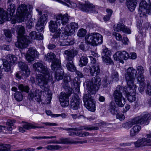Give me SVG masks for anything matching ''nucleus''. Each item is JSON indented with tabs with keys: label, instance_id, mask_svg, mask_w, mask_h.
<instances>
[{
	"label": "nucleus",
	"instance_id": "a878e982",
	"mask_svg": "<svg viewBox=\"0 0 151 151\" xmlns=\"http://www.w3.org/2000/svg\"><path fill=\"white\" fill-rule=\"evenodd\" d=\"M78 27V23L75 22L71 23L70 25H67L65 29L68 31L71 35L73 34L77 30Z\"/></svg>",
	"mask_w": 151,
	"mask_h": 151
},
{
	"label": "nucleus",
	"instance_id": "6e6d98bb",
	"mask_svg": "<svg viewBox=\"0 0 151 151\" xmlns=\"http://www.w3.org/2000/svg\"><path fill=\"white\" fill-rule=\"evenodd\" d=\"M85 130L87 131H91L92 130H97L99 128L97 127L91 126V125H85Z\"/></svg>",
	"mask_w": 151,
	"mask_h": 151
},
{
	"label": "nucleus",
	"instance_id": "39448f33",
	"mask_svg": "<svg viewBox=\"0 0 151 151\" xmlns=\"http://www.w3.org/2000/svg\"><path fill=\"white\" fill-rule=\"evenodd\" d=\"M86 43L93 45L101 44L103 42L101 35L97 33H93L87 35L85 37Z\"/></svg>",
	"mask_w": 151,
	"mask_h": 151
},
{
	"label": "nucleus",
	"instance_id": "69168bd1",
	"mask_svg": "<svg viewBox=\"0 0 151 151\" xmlns=\"http://www.w3.org/2000/svg\"><path fill=\"white\" fill-rule=\"evenodd\" d=\"M109 84V83L108 82L106 77H105L102 81V85L104 87H106Z\"/></svg>",
	"mask_w": 151,
	"mask_h": 151
},
{
	"label": "nucleus",
	"instance_id": "774afa93",
	"mask_svg": "<svg viewBox=\"0 0 151 151\" xmlns=\"http://www.w3.org/2000/svg\"><path fill=\"white\" fill-rule=\"evenodd\" d=\"M15 122L16 121L15 120L9 119L6 122V124L8 126H12L13 125L14 123H15Z\"/></svg>",
	"mask_w": 151,
	"mask_h": 151
},
{
	"label": "nucleus",
	"instance_id": "c85d7f7f",
	"mask_svg": "<svg viewBox=\"0 0 151 151\" xmlns=\"http://www.w3.org/2000/svg\"><path fill=\"white\" fill-rule=\"evenodd\" d=\"M29 37L32 39H37L38 40L43 39V35L42 33L39 32L37 33L35 31L31 32L29 35Z\"/></svg>",
	"mask_w": 151,
	"mask_h": 151
},
{
	"label": "nucleus",
	"instance_id": "c756f323",
	"mask_svg": "<svg viewBox=\"0 0 151 151\" xmlns=\"http://www.w3.org/2000/svg\"><path fill=\"white\" fill-rule=\"evenodd\" d=\"M141 126L139 125H135L131 129L130 135L131 137H134L139 132L141 129Z\"/></svg>",
	"mask_w": 151,
	"mask_h": 151
},
{
	"label": "nucleus",
	"instance_id": "4468645a",
	"mask_svg": "<svg viewBox=\"0 0 151 151\" xmlns=\"http://www.w3.org/2000/svg\"><path fill=\"white\" fill-rule=\"evenodd\" d=\"M45 77L41 74L38 75L36 77L37 82L38 85L40 86V88L44 91L45 90V86L47 84V81L50 80L52 78L49 79L46 76V74H44Z\"/></svg>",
	"mask_w": 151,
	"mask_h": 151
},
{
	"label": "nucleus",
	"instance_id": "09e8293b",
	"mask_svg": "<svg viewBox=\"0 0 151 151\" xmlns=\"http://www.w3.org/2000/svg\"><path fill=\"white\" fill-rule=\"evenodd\" d=\"M112 124L111 123H106V122L104 121H102L99 123H97L96 124V127L99 128L100 129H102V128L105 127V126H108L109 125H111Z\"/></svg>",
	"mask_w": 151,
	"mask_h": 151
},
{
	"label": "nucleus",
	"instance_id": "3c124183",
	"mask_svg": "<svg viewBox=\"0 0 151 151\" xmlns=\"http://www.w3.org/2000/svg\"><path fill=\"white\" fill-rule=\"evenodd\" d=\"M86 29H81L78 30L77 35L80 37H83L86 35Z\"/></svg>",
	"mask_w": 151,
	"mask_h": 151
},
{
	"label": "nucleus",
	"instance_id": "603ef678",
	"mask_svg": "<svg viewBox=\"0 0 151 151\" xmlns=\"http://www.w3.org/2000/svg\"><path fill=\"white\" fill-rule=\"evenodd\" d=\"M61 148L59 145H49L47 146V149L49 150H58Z\"/></svg>",
	"mask_w": 151,
	"mask_h": 151
},
{
	"label": "nucleus",
	"instance_id": "bb28decb",
	"mask_svg": "<svg viewBox=\"0 0 151 151\" xmlns=\"http://www.w3.org/2000/svg\"><path fill=\"white\" fill-rule=\"evenodd\" d=\"M137 69L138 72V76L137 77V80L138 81L142 82L141 83V84H142V81H144L145 79L144 77L143 74L144 72V68L141 66H138L137 67Z\"/></svg>",
	"mask_w": 151,
	"mask_h": 151
},
{
	"label": "nucleus",
	"instance_id": "864d4df0",
	"mask_svg": "<svg viewBox=\"0 0 151 151\" xmlns=\"http://www.w3.org/2000/svg\"><path fill=\"white\" fill-rule=\"evenodd\" d=\"M23 127L24 128L27 130H29L31 129L35 128V126H34L31 123H25V124L23 125Z\"/></svg>",
	"mask_w": 151,
	"mask_h": 151
},
{
	"label": "nucleus",
	"instance_id": "ddd939ff",
	"mask_svg": "<svg viewBox=\"0 0 151 151\" xmlns=\"http://www.w3.org/2000/svg\"><path fill=\"white\" fill-rule=\"evenodd\" d=\"M71 35L68 31H67L65 29V31L64 33L63 32L62 34H60L59 32H57L54 34L51 40L54 42H57L59 39V40H65L67 39L68 36Z\"/></svg>",
	"mask_w": 151,
	"mask_h": 151
},
{
	"label": "nucleus",
	"instance_id": "0e129e2a",
	"mask_svg": "<svg viewBox=\"0 0 151 151\" xmlns=\"http://www.w3.org/2000/svg\"><path fill=\"white\" fill-rule=\"evenodd\" d=\"M116 119H119L120 121H122L124 119L125 117L123 114L118 113L116 115Z\"/></svg>",
	"mask_w": 151,
	"mask_h": 151
},
{
	"label": "nucleus",
	"instance_id": "473e14b6",
	"mask_svg": "<svg viewBox=\"0 0 151 151\" xmlns=\"http://www.w3.org/2000/svg\"><path fill=\"white\" fill-rule=\"evenodd\" d=\"M88 59L86 55H81L78 64L81 67L86 66L88 63Z\"/></svg>",
	"mask_w": 151,
	"mask_h": 151
},
{
	"label": "nucleus",
	"instance_id": "6e6552de",
	"mask_svg": "<svg viewBox=\"0 0 151 151\" xmlns=\"http://www.w3.org/2000/svg\"><path fill=\"white\" fill-rule=\"evenodd\" d=\"M137 74L136 70L133 68L129 67L127 70L125 74V78L130 89L135 88V85L134 84V80Z\"/></svg>",
	"mask_w": 151,
	"mask_h": 151
},
{
	"label": "nucleus",
	"instance_id": "79ce46f5",
	"mask_svg": "<svg viewBox=\"0 0 151 151\" xmlns=\"http://www.w3.org/2000/svg\"><path fill=\"white\" fill-rule=\"evenodd\" d=\"M61 129L63 130H66L68 131V135L70 136H76V132H73L72 131H74V130L72 129L75 128H63L61 127Z\"/></svg>",
	"mask_w": 151,
	"mask_h": 151
},
{
	"label": "nucleus",
	"instance_id": "338daca9",
	"mask_svg": "<svg viewBox=\"0 0 151 151\" xmlns=\"http://www.w3.org/2000/svg\"><path fill=\"white\" fill-rule=\"evenodd\" d=\"M1 49L2 50L9 51L10 50V47L9 45H3L1 46Z\"/></svg>",
	"mask_w": 151,
	"mask_h": 151
},
{
	"label": "nucleus",
	"instance_id": "423d86ee",
	"mask_svg": "<svg viewBox=\"0 0 151 151\" xmlns=\"http://www.w3.org/2000/svg\"><path fill=\"white\" fill-rule=\"evenodd\" d=\"M61 63L60 60L55 58L52 62L51 68L53 70H55V77L58 81L63 78L64 75V71L61 68Z\"/></svg>",
	"mask_w": 151,
	"mask_h": 151
},
{
	"label": "nucleus",
	"instance_id": "4c0bfd02",
	"mask_svg": "<svg viewBox=\"0 0 151 151\" xmlns=\"http://www.w3.org/2000/svg\"><path fill=\"white\" fill-rule=\"evenodd\" d=\"M55 57L56 56L53 53H49L45 55V60L49 62H52L55 59Z\"/></svg>",
	"mask_w": 151,
	"mask_h": 151
},
{
	"label": "nucleus",
	"instance_id": "4be33fe9",
	"mask_svg": "<svg viewBox=\"0 0 151 151\" xmlns=\"http://www.w3.org/2000/svg\"><path fill=\"white\" fill-rule=\"evenodd\" d=\"M114 30L117 32L122 31L123 32L129 34L131 33L130 29L127 27H126L123 23H119L114 27Z\"/></svg>",
	"mask_w": 151,
	"mask_h": 151
},
{
	"label": "nucleus",
	"instance_id": "b1692460",
	"mask_svg": "<svg viewBox=\"0 0 151 151\" xmlns=\"http://www.w3.org/2000/svg\"><path fill=\"white\" fill-rule=\"evenodd\" d=\"M49 27L50 31L52 32H54L57 30L58 27L60 25V21L51 20L49 23Z\"/></svg>",
	"mask_w": 151,
	"mask_h": 151
},
{
	"label": "nucleus",
	"instance_id": "6ab92c4d",
	"mask_svg": "<svg viewBox=\"0 0 151 151\" xmlns=\"http://www.w3.org/2000/svg\"><path fill=\"white\" fill-rule=\"evenodd\" d=\"M38 55V52L34 47H32L28 49L26 57L27 60L29 62L33 61L35 58L37 57Z\"/></svg>",
	"mask_w": 151,
	"mask_h": 151
},
{
	"label": "nucleus",
	"instance_id": "f03ea898",
	"mask_svg": "<svg viewBox=\"0 0 151 151\" xmlns=\"http://www.w3.org/2000/svg\"><path fill=\"white\" fill-rule=\"evenodd\" d=\"M16 14L21 22H25L27 28L31 29L34 27V24L31 19V14L28 12L25 4L20 5L17 9Z\"/></svg>",
	"mask_w": 151,
	"mask_h": 151
},
{
	"label": "nucleus",
	"instance_id": "58836bf2",
	"mask_svg": "<svg viewBox=\"0 0 151 151\" xmlns=\"http://www.w3.org/2000/svg\"><path fill=\"white\" fill-rule=\"evenodd\" d=\"M4 33L6 39L8 42H10L12 40V33L11 31L9 29H5L4 30Z\"/></svg>",
	"mask_w": 151,
	"mask_h": 151
},
{
	"label": "nucleus",
	"instance_id": "72a5a7b5",
	"mask_svg": "<svg viewBox=\"0 0 151 151\" xmlns=\"http://www.w3.org/2000/svg\"><path fill=\"white\" fill-rule=\"evenodd\" d=\"M9 19L8 14L3 9L0 8V23H2L4 19Z\"/></svg>",
	"mask_w": 151,
	"mask_h": 151
},
{
	"label": "nucleus",
	"instance_id": "20e7f679",
	"mask_svg": "<svg viewBox=\"0 0 151 151\" xmlns=\"http://www.w3.org/2000/svg\"><path fill=\"white\" fill-rule=\"evenodd\" d=\"M148 113L147 112H143L140 116H137L133 119L131 122L124 123L122 124V127L128 129L131 128L132 126L135 124H140L144 125H147L148 124V122L147 119Z\"/></svg>",
	"mask_w": 151,
	"mask_h": 151
},
{
	"label": "nucleus",
	"instance_id": "4d7b16f0",
	"mask_svg": "<svg viewBox=\"0 0 151 151\" xmlns=\"http://www.w3.org/2000/svg\"><path fill=\"white\" fill-rule=\"evenodd\" d=\"M89 133L87 132H76V136H78L81 137H85L89 135Z\"/></svg>",
	"mask_w": 151,
	"mask_h": 151
},
{
	"label": "nucleus",
	"instance_id": "a211bd4d",
	"mask_svg": "<svg viewBox=\"0 0 151 151\" xmlns=\"http://www.w3.org/2000/svg\"><path fill=\"white\" fill-rule=\"evenodd\" d=\"M80 99L78 95L76 94H74L70 103V108L73 110H77L80 107Z\"/></svg>",
	"mask_w": 151,
	"mask_h": 151
},
{
	"label": "nucleus",
	"instance_id": "dca6fc26",
	"mask_svg": "<svg viewBox=\"0 0 151 151\" xmlns=\"http://www.w3.org/2000/svg\"><path fill=\"white\" fill-rule=\"evenodd\" d=\"M71 90L70 92H68L67 93L63 92L60 93L59 100L61 106L63 107L67 106L69 104V97L72 93L73 91Z\"/></svg>",
	"mask_w": 151,
	"mask_h": 151
},
{
	"label": "nucleus",
	"instance_id": "2f4dec72",
	"mask_svg": "<svg viewBox=\"0 0 151 151\" xmlns=\"http://www.w3.org/2000/svg\"><path fill=\"white\" fill-rule=\"evenodd\" d=\"M137 27L140 30L141 27V24L140 23L139 24H138V23L137 24ZM151 29V24H150L149 23H146L145 24V27L144 28H142L141 27V30H142V31L140 30V32L141 33H142V34H144V33H146L148 31V29Z\"/></svg>",
	"mask_w": 151,
	"mask_h": 151
},
{
	"label": "nucleus",
	"instance_id": "052dcab7",
	"mask_svg": "<svg viewBox=\"0 0 151 151\" xmlns=\"http://www.w3.org/2000/svg\"><path fill=\"white\" fill-rule=\"evenodd\" d=\"M61 144H69V139L68 138L62 137L60 139Z\"/></svg>",
	"mask_w": 151,
	"mask_h": 151
},
{
	"label": "nucleus",
	"instance_id": "a19ab883",
	"mask_svg": "<svg viewBox=\"0 0 151 151\" xmlns=\"http://www.w3.org/2000/svg\"><path fill=\"white\" fill-rule=\"evenodd\" d=\"M145 88L146 93L151 96V83H150L149 81H147L146 83H145Z\"/></svg>",
	"mask_w": 151,
	"mask_h": 151
},
{
	"label": "nucleus",
	"instance_id": "2eb2a0df",
	"mask_svg": "<svg viewBox=\"0 0 151 151\" xmlns=\"http://www.w3.org/2000/svg\"><path fill=\"white\" fill-rule=\"evenodd\" d=\"M114 60L124 63V60H127L129 58L128 53L125 51H119L116 52L113 55Z\"/></svg>",
	"mask_w": 151,
	"mask_h": 151
},
{
	"label": "nucleus",
	"instance_id": "c9c22d12",
	"mask_svg": "<svg viewBox=\"0 0 151 151\" xmlns=\"http://www.w3.org/2000/svg\"><path fill=\"white\" fill-rule=\"evenodd\" d=\"M66 64L68 69L71 72H74L76 70V68L74 65L73 60L68 61Z\"/></svg>",
	"mask_w": 151,
	"mask_h": 151
},
{
	"label": "nucleus",
	"instance_id": "680f3d73",
	"mask_svg": "<svg viewBox=\"0 0 151 151\" xmlns=\"http://www.w3.org/2000/svg\"><path fill=\"white\" fill-rule=\"evenodd\" d=\"M139 82V87L138 88V90L140 92V93H142L144 92V87L143 86H144V81H142V83H143L142 84H141V83L142 82L140 81H138Z\"/></svg>",
	"mask_w": 151,
	"mask_h": 151
},
{
	"label": "nucleus",
	"instance_id": "f257e3e1",
	"mask_svg": "<svg viewBox=\"0 0 151 151\" xmlns=\"http://www.w3.org/2000/svg\"><path fill=\"white\" fill-rule=\"evenodd\" d=\"M89 71L91 76H93L95 75L96 76L87 84L88 92L90 94H95L98 90L101 84V79L98 76L100 72L99 65L96 64L91 66L89 69Z\"/></svg>",
	"mask_w": 151,
	"mask_h": 151
},
{
	"label": "nucleus",
	"instance_id": "f8f14e48",
	"mask_svg": "<svg viewBox=\"0 0 151 151\" xmlns=\"http://www.w3.org/2000/svg\"><path fill=\"white\" fill-rule=\"evenodd\" d=\"M78 6L83 12L92 13H97L98 12L97 6H95L88 2H86L84 4H80Z\"/></svg>",
	"mask_w": 151,
	"mask_h": 151
},
{
	"label": "nucleus",
	"instance_id": "0eeeda50",
	"mask_svg": "<svg viewBox=\"0 0 151 151\" xmlns=\"http://www.w3.org/2000/svg\"><path fill=\"white\" fill-rule=\"evenodd\" d=\"M124 88L120 86H118L114 91L113 96L116 104L118 106L123 107L125 104V99L122 96Z\"/></svg>",
	"mask_w": 151,
	"mask_h": 151
},
{
	"label": "nucleus",
	"instance_id": "5fc2aeb1",
	"mask_svg": "<svg viewBox=\"0 0 151 151\" xmlns=\"http://www.w3.org/2000/svg\"><path fill=\"white\" fill-rule=\"evenodd\" d=\"M40 93L39 90H35V100L38 102H40V101L41 96L39 94Z\"/></svg>",
	"mask_w": 151,
	"mask_h": 151
},
{
	"label": "nucleus",
	"instance_id": "e2e57ef3",
	"mask_svg": "<svg viewBox=\"0 0 151 151\" xmlns=\"http://www.w3.org/2000/svg\"><path fill=\"white\" fill-rule=\"evenodd\" d=\"M113 35L115 36L117 40L120 41L122 40V36L120 34L114 32H113Z\"/></svg>",
	"mask_w": 151,
	"mask_h": 151
},
{
	"label": "nucleus",
	"instance_id": "a18cd8bd",
	"mask_svg": "<svg viewBox=\"0 0 151 151\" xmlns=\"http://www.w3.org/2000/svg\"><path fill=\"white\" fill-rule=\"evenodd\" d=\"M11 147L10 145L9 144H6L0 143V148L2 151H8Z\"/></svg>",
	"mask_w": 151,
	"mask_h": 151
},
{
	"label": "nucleus",
	"instance_id": "bf43d9fd",
	"mask_svg": "<svg viewBox=\"0 0 151 151\" xmlns=\"http://www.w3.org/2000/svg\"><path fill=\"white\" fill-rule=\"evenodd\" d=\"M68 80L66 81H64V82L63 83V88L65 89H67L68 90V92H70V91H71V90L72 91L71 88H70L69 86H68Z\"/></svg>",
	"mask_w": 151,
	"mask_h": 151
},
{
	"label": "nucleus",
	"instance_id": "49530a36",
	"mask_svg": "<svg viewBox=\"0 0 151 151\" xmlns=\"http://www.w3.org/2000/svg\"><path fill=\"white\" fill-rule=\"evenodd\" d=\"M14 97L15 99L18 101H21L22 100V95L21 92H16L14 94Z\"/></svg>",
	"mask_w": 151,
	"mask_h": 151
},
{
	"label": "nucleus",
	"instance_id": "aec40b11",
	"mask_svg": "<svg viewBox=\"0 0 151 151\" xmlns=\"http://www.w3.org/2000/svg\"><path fill=\"white\" fill-rule=\"evenodd\" d=\"M70 17L67 13L64 14H60L55 16L56 20L60 21V22H61L63 25H65L68 23V21L70 20Z\"/></svg>",
	"mask_w": 151,
	"mask_h": 151
},
{
	"label": "nucleus",
	"instance_id": "5701e85b",
	"mask_svg": "<svg viewBox=\"0 0 151 151\" xmlns=\"http://www.w3.org/2000/svg\"><path fill=\"white\" fill-rule=\"evenodd\" d=\"M18 65L23 71L24 76L27 77L30 74L29 70L28 68V66L24 63L20 62L18 63Z\"/></svg>",
	"mask_w": 151,
	"mask_h": 151
},
{
	"label": "nucleus",
	"instance_id": "412c9836",
	"mask_svg": "<svg viewBox=\"0 0 151 151\" xmlns=\"http://www.w3.org/2000/svg\"><path fill=\"white\" fill-rule=\"evenodd\" d=\"M78 52L74 49L68 50L65 51L64 54L67 61H72L74 60V57L77 55Z\"/></svg>",
	"mask_w": 151,
	"mask_h": 151
},
{
	"label": "nucleus",
	"instance_id": "9d476101",
	"mask_svg": "<svg viewBox=\"0 0 151 151\" xmlns=\"http://www.w3.org/2000/svg\"><path fill=\"white\" fill-rule=\"evenodd\" d=\"M33 66L34 69L36 71L43 74H46V76H47V78L49 79L52 78V73L41 62L35 63L33 65Z\"/></svg>",
	"mask_w": 151,
	"mask_h": 151
},
{
	"label": "nucleus",
	"instance_id": "ea45409f",
	"mask_svg": "<svg viewBox=\"0 0 151 151\" xmlns=\"http://www.w3.org/2000/svg\"><path fill=\"white\" fill-rule=\"evenodd\" d=\"M57 43L60 45L65 46V45H72L73 44L74 42L72 40H70L67 39L63 40L62 42L58 41Z\"/></svg>",
	"mask_w": 151,
	"mask_h": 151
},
{
	"label": "nucleus",
	"instance_id": "9b49d317",
	"mask_svg": "<svg viewBox=\"0 0 151 151\" xmlns=\"http://www.w3.org/2000/svg\"><path fill=\"white\" fill-rule=\"evenodd\" d=\"M91 94L88 92V93L83 96V100L84 105L87 109L90 111H94L96 109L95 105Z\"/></svg>",
	"mask_w": 151,
	"mask_h": 151
},
{
	"label": "nucleus",
	"instance_id": "de8ad7c7",
	"mask_svg": "<svg viewBox=\"0 0 151 151\" xmlns=\"http://www.w3.org/2000/svg\"><path fill=\"white\" fill-rule=\"evenodd\" d=\"M44 24L40 22H37L36 26V28L37 31L42 32L44 29Z\"/></svg>",
	"mask_w": 151,
	"mask_h": 151
},
{
	"label": "nucleus",
	"instance_id": "f704fd0d",
	"mask_svg": "<svg viewBox=\"0 0 151 151\" xmlns=\"http://www.w3.org/2000/svg\"><path fill=\"white\" fill-rule=\"evenodd\" d=\"M136 42L137 45L139 46L142 47L144 45V41L143 40L142 33L138 35L136 37Z\"/></svg>",
	"mask_w": 151,
	"mask_h": 151
},
{
	"label": "nucleus",
	"instance_id": "c03bdc74",
	"mask_svg": "<svg viewBox=\"0 0 151 151\" xmlns=\"http://www.w3.org/2000/svg\"><path fill=\"white\" fill-rule=\"evenodd\" d=\"M111 77L113 81L115 82L118 81L119 80V75L118 72L115 71H113Z\"/></svg>",
	"mask_w": 151,
	"mask_h": 151
},
{
	"label": "nucleus",
	"instance_id": "8fccbe9b",
	"mask_svg": "<svg viewBox=\"0 0 151 151\" xmlns=\"http://www.w3.org/2000/svg\"><path fill=\"white\" fill-rule=\"evenodd\" d=\"M126 97L128 101L131 102L134 101L136 99L135 95L132 94L127 93Z\"/></svg>",
	"mask_w": 151,
	"mask_h": 151
},
{
	"label": "nucleus",
	"instance_id": "1a4fd4ad",
	"mask_svg": "<svg viewBox=\"0 0 151 151\" xmlns=\"http://www.w3.org/2000/svg\"><path fill=\"white\" fill-rule=\"evenodd\" d=\"M6 58L3 60V67L2 69L4 71L8 72L11 70L12 64L16 63L17 58L15 55L9 54L6 56Z\"/></svg>",
	"mask_w": 151,
	"mask_h": 151
},
{
	"label": "nucleus",
	"instance_id": "e433bc0d",
	"mask_svg": "<svg viewBox=\"0 0 151 151\" xmlns=\"http://www.w3.org/2000/svg\"><path fill=\"white\" fill-rule=\"evenodd\" d=\"M118 111V107H117L115 104L111 102L110 104V111L113 114L117 113Z\"/></svg>",
	"mask_w": 151,
	"mask_h": 151
},
{
	"label": "nucleus",
	"instance_id": "7c9ffc66",
	"mask_svg": "<svg viewBox=\"0 0 151 151\" xmlns=\"http://www.w3.org/2000/svg\"><path fill=\"white\" fill-rule=\"evenodd\" d=\"M16 9L15 5L14 4H12L9 5L6 12L8 14V16L9 19H11V17L13 15L14 13L15 12Z\"/></svg>",
	"mask_w": 151,
	"mask_h": 151
},
{
	"label": "nucleus",
	"instance_id": "cd10ccee",
	"mask_svg": "<svg viewBox=\"0 0 151 151\" xmlns=\"http://www.w3.org/2000/svg\"><path fill=\"white\" fill-rule=\"evenodd\" d=\"M127 6L129 10L131 12L133 11L136 6L137 0H126Z\"/></svg>",
	"mask_w": 151,
	"mask_h": 151
},
{
	"label": "nucleus",
	"instance_id": "13d9d810",
	"mask_svg": "<svg viewBox=\"0 0 151 151\" xmlns=\"http://www.w3.org/2000/svg\"><path fill=\"white\" fill-rule=\"evenodd\" d=\"M47 17V14H44L41 16L38 22H40L43 24H44L46 21Z\"/></svg>",
	"mask_w": 151,
	"mask_h": 151
},
{
	"label": "nucleus",
	"instance_id": "7ed1b4c3",
	"mask_svg": "<svg viewBox=\"0 0 151 151\" xmlns=\"http://www.w3.org/2000/svg\"><path fill=\"white\" fill-rule=\"evenodd\" d=\"M17 28L18 37L20 39L16 42V46L21 49L26 47L30 43V41L29 40L28 36L24 35L25 32L24 27L19 25L17 26Z\"/></svg>",
	"mask_w": 151,
	"mask_h": 151
},
{
	"label": "nucleus",
	"instance_id": "f3484780",
	"mask_svg": "<svg viewBox=\"0 0 151 151\" xmlns=\"http://www.w3.org/2000/svg\"><path fill=\"white\" fill-rule=\"evenodd\" d=\"M111 55V51L107 48L104 49L102 52V58L103 62L109 64H114V62L110 58Z\"/></svg>",
	"mask_w": 151,
	"mask_h": 151
},
{
	"label": "nucleus",
	"instance_id": "393cba45",
	"mask_svg": "<svg viewBox=\"0 0 151 151\" xmlns=\"http://www.w3.org/2000/svg\"><path fill=\"white\" fill-rule=\"evenodd\" d=\"M150 142V139L143 138L138 140L137 141L134 142V144L136 147H142L147 146V144L149 143Z\"/></svg>",
	"mask_w": 151,
	"mask_h": 151
},
{
	"label": "nucleus",
	"instance_id": "37998d69",
	"mask_svg": "<svg viewBox=\"0 0 151 151\" xmlns=\"http://www.w3.org/2000/svg\"><path fill=\"white\" fill-rule=\"evenodd\" d=\"M19 89L22 92H24L28 93L29 92V88L27 86L24 85L20 84L18 86Z\"/></svg>",
	"mask_w": 151,
	"mask_h": 151
}]
</instances>
